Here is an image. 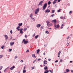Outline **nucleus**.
<instances>
[{
  "mask_svg": "<svg viewBox=\"0 0 73 73\" xmlns=\"http://www.w3.org/2000/svg\"><path fill=\"white\" fill-rule=\"evenodd\" d=\"M49 72H50L51 73H52L53 72V70H48V69L47 70H46L44 72V73H49Z\"/></svg>",
  "mask_w": 73,
  "mask_h": 73,
  "instance_id": "1",
  "label": "nucleus"
},
{
  "mask_svg": "<svg viewBox=\"0 0 73 73\" xmlns=\"http://www.w3.org/2000/svg\"><path fill=\"white\" fill-rule=\"evenodd\" d=\"M47 7V3H46L43 5V10H45V9Z\"/></svg>",
  "mask_w": 73,
  "mask_h": 73,
  "instance_id": "2",
  "label": "nucleus"
},
{
  "mask_svg": "<svg viewBox=\"0 0 73 73\" xmlns=\"http://www.w3.org/2000/svg\"><path fill=\"white\" fill-rule=\"evenodd\" d=\"M23 42H24V44H27L28 43V41L25 40V39H24L23 40L22 43H23Z\"/></svg>",
  "mask_w": 73,
  "mask_h": 73,
  "instance_id": "3",
  "label": "nucleus"
},
{
  "mask_svg": "<svg viewBox=\"0 0 73 73\" xmlns=\"http://www.w3.org/2000/svg\"><path fill=\"white\" fill-rule=\"evenodd\" d=\"M39 8H38L35 11V15H37V13H38V12H39Z\"/></svg>",
  "mask_w": 73,
  "mask_h": 73,
  "instance_id": "4",
  "label": "nucleus"
},
{
  "mask_svg": "<svg viewBox=\"0 0 73 73\" xmlns=\"http://www.w3.org/2000/svg\"><path fill=\"white\" fill-rule=\"evenodd\" d=\"M54 27H56L55 29L56 28H60V26L59 25V24H58L57 25H54Z\"/></svg>",
  "mask_w": 73,
  "mask_h": 73,
  "instance_id": "5",
  "label": "nucleus"
},
{
  "mask_svg": "<svg viewBox=\"0 0 73 73\" xmlns=\"http://www.w3.org/2000/svg\"><path fill=\"white\" fill-rule=\"evenodd\" d=\"M50 11V10H49V9H47L45 11V13H49Z\"/></svg>",
  "mask_w": 73,
  "mask_h": 73,
  "instance_id": "6",
  "label": "nucleus"
},
{
  "mask_svg": "<svg viewBox=\"0 0 73 73\" xmlns=\"http://www.w3.org/2000/svg\"><path fill=\"white\" fill-rule=\"evenodd\" d=\"M52 23H53L54 24H56V19H54V20H53L52 21Z\"/></svg>",
  "mask_w": 73,
  "mask_h": 73,
  "instance_id": "7",
  "label": "nucleus"
},
{
  "mask_svg": "<svg viewBox=\"0 0 73 73\" xmlns=\"http://www.w3.org/2000/svg\"><path fill=\"white\" fill-rule=\"evenodd\" d=\"M23 29L22 28L20 29V33L21 34H23Z\"/></svg>",
  "mask_w": 73,
  "mask_h": 73,
  "instance_id": "8",
  "label": "nucleus"
},
{
  "mask_svg": "<svg viewBox=\"0 0 73 73\" xmlns=\"http://www.w3.org/2000/svg\"><path fill=\"white\" fill-rule=\"evenodd\" d=\"M47 25L48 27H50V26H52V25H53V24H52V23H50L48 24Z\"/></svg>",
  "mask_w": 73,
  "mask_h": 73,
  "instance_id": "9",
  "label": "nucleus"
},
{
  "mask_svg": "<svg viewBox=\"0 0 73 73\" xmlns=\"http://www.w3.org/2000/svg\"><path fill=\"white\" fill-rule=\"evenodd\" d=\"M4 36L5 37L6 40H7V39H8V36L7 35H4Z\"/></svg>",
  "mask_w": 73,
  "mask_h": 73,
  "instance_id": "10",
  "label": "nucleus"
},
{
  "mask_svg": "<svg viewBox=\"0 0 73 73\" xmlns=\"http://www.w3.org/2000/svg\"><path fill=\"white\" fill-rule=\"evenodd\" d=\"M48 62L46 60H44V64H47Z\"/></svg>",
  "mask_w": 73,
  "mask_h": 73,
  "instance_id": "11",
  "label": "nucleus"
},
{
  "mask_svg": "<svg viewBox=\"0 0 73 73\" xmlns=\"http://www.w3.org/2000/svg\"><path fill=\"white\" fill-rule=\"evenodd\" d=\"M19 26H22L23 25V23H19L18 24Z\"/></svg>",
  "mask_w": 73,
  "mask_h": 73,
  "instance_id": "12",
  "label": "nucleus"
},
{
  "mask_svg": "<svg viewBox=\"0 0 73 73\" xmlns=\"http://www.w3.org/2000/svg\"><path fill=\"white\" fill-rule=\"evenodd\" d=\"M15 68V67L14 66H13V67H12L10 69L11 70H13V69Z\"/></svg>",
  "mask_w": 73,
  "mask_h": 73,
  "instance_id": "13",
  "label": "nucleus"
},
{
  "mask_svg": "<svg viewBox=\"0 0 73 73\" xmlns=\"http://www.w3.org/2000/svg\"><path fill=\"white\" fill-rule=\"evenodd\" d=\"M46 23H47V25H48V24H50V21H46Z\"/></svg>",
  "mask_w": 73,
  "mask_h": 73,
  "instance_id": "14",
  "label": "nucleus"
},
{
  "mask_svg": "<svg viewBox=\"0 0 73 73\" xmlns=\"http://www.w3.org/2000/svg\"><path fill=\"white\" fill-rule=\"evenodd\" d=\"M40 27H41V25L40 24H38L36 25V27L37 28H39Z\"/></svg>",
  "mask_w": 73,
  "mask_h": 73,
  "instance_id": "15",
  "label": "nucleus"
},
{
  "mask_svg": "<svg viewBox=\"0 0 73 73\" xmlns=\"http://www.w3.org/2000/svg\"><path fill=\"white\" fill-rule=\"evenodd\" d=\"M32 57H35V58H36V56H35V55L34 54H33Z\"/></svg>",
  "mask_w": 73,
  "mask_h": 73,
  "instance_id": "16",
  "label": "nucleus"
},
{
  "mask_svg": "<svg viewBox=\"0 0 73 73\" xmlns=\"http://www.w3.org/2000/svg\"><path fill=\"white\" fill-rule=\"evenodd\" d=\"M14 42H11L10 43V44L11 45V46H12V45H13L14 44Z\"/></svg>",
  "mask_w": 73,
  "mask_h": 73,
  "instance_id": "17",
  "label": "nucleus"
},
{
  "mask_svg": "<svg viewBox=\"0 0 73 73\" xmlns=\"http://www.w3.org/2000/svg\"><path fill=\"white\" fill-rule=\"evenodd\" d=\"M43 3V1H41V2H40L38 4V5H41V4H42V3Z\"/></svg>",
  "mask_w": 73,
  "mask_h": 73,
  "instance_id": "18",
  "label": "nucleus"
},
{
  "mask_svg": "<svg viewBox=\"0 0 73 73\" xmlns=\"http://www.w3.org/2000/svg\"><path fill=\"white\" fill-rule=\"evenodd\" d=\"M48 69V67L47 66H46L44 68V70H47L46 69Z\"/></svg>",
  "mask_w": 73,
  "mask_h": 73,
  "instance_id": "19",
  "label": "nucleus"
},
{
  "mask_svg": "<svg viewBox=\"0 0 73 73\" xmlns=\"http://www.w3.org/2000/svg\"><path fill=\"white\" fill-rule=\"evenodd\" d=\"M60 19H65V17H61Z\"/></svg>",
  "mask_w": 73,
  "mask_h": 73,
  "instance_id": "20",
  "label": "nucleus"
},
{
  "mask_svg": "<svg viewBox=\"0 0 73 73\" xmlns=\"http://www.w3.org/2000/svg\"><path fill=\"white\" fill-rule=\"evenodd\" d=\"M50 4H51V2H50V1H49L48 3V5H50Z\"/></svg>",
  "mask_w": 73,
  "mask_h": 73,
  "instance_id": "21",
  "label": "nucleus"
},
{
  "mask_svg": "<svg viewBox=\"0 0 73 73\" xmlns=\"http://www.w3.org/2000/svg\"><path fill=\"white\" fill-rule=\"evenodd\" d=\"M54 12H55V10H53L52 11V12H51V13H54Z\"/></svg>",
  "mask_w": 73,
  "mask_h": 73,
  "instance_id": "22",
  "label": "nucleus"
},
{
  "mask_svg": "<svg viewBox=\"0 0 73 73\" xmlns=\"http://www.w3.org/2000/svg\"><path fill=\"white\" fill-rule=\"evenodd\" d=\"M32 17H33V13H31L30 15V17H31V18Z\"/></svg>",
  "mask_w": 73,
  "mask_h": 73,
  "instance_id": "23",
  "label": "nucleus"
},
{
  "mask_svg": "<svg viewBox=\"0 0 73 73\" xmlns=\"http://www.w3.org/2000/svg\"><path fill=\"white\" fill-rule=\"evenodd\" d=\"M38 35H36L35 36V38L36 39H37L38 37Z\"/></svg>",
  "mask_w": 73,
  "mask_h": 73,
  "instance_id": "24",
  "label": "nucleus"
},
{
  "mask_svg": "<svg viewBox=\"0 0 73 73\" xmlns=\"http://www.w3.org/2000/svg\"><path fill=\"white\" fill-rule=\"evenodd\" d=\"M3 55H0V58H1L3 57Z\"/></svg>",
  "mask_w": 73,
  "mask_h": 73,
  "instance_id": "25",
  "label": "nucleus"
},
{
  "mask_svg": "<svg viewBox=\"0 0 73 73\" xmlns=\"http://www.w3.org/2000/svg\"><path fill=\"white\" fill-rule=\"evenodd\" d=\"M5 47V46L4 45H3V46H2L1 47V49H4V47Z\"/></svg>",
  "mask_w": 73,
  "mask_h": 73,
  "instance_id": "26",
  "label": "nucleus"
},
{
  "mask_svg": "<svg viewBox=\"0 0 73 73\" xmlns=\"http://www.w3.org/2000/svg\"><path fill=\"white\" fill-rule=\"evenodd\" d=\"M31 19H32V20H33V21H35V18H33V17H31Z\"/></svg>",
  "mask_w": 73,
  "mask_h": 73,
  "instance_id": "27",
  "label": "nucleus"
},
{
  "mask_svg": "<svg viewBox=\"0 0 73 73\" xmlns=\"http://www.w3.org/2000/svg\"><path fill=\"white\" fill-rule=\"evenodd\" d=\"M40 49H38V50H37V54H38V53H39V52H40Z\"/></svg>",
  "mask_w": 73,
  "mask_h": 73,
  "instance_id": "28",
  "label": "nucleus"
},
{
  "mask_svg": "<svg viewBox=\"0 0 73 73\" xmlns=\"http://www.w3.org/2000/svg\"><path fill=\"white\" fill-rule=\"evenodd\" d=\"M55 15V14H53L51 15V17H54V16Z\"/></svg>",
  "mask_w": 73,
  "mask_h": 73,
  "instance_id": "29",
  "label": "nucleus"
},
{
  "mask_svg": "<svg viewBox=\"0 0 73 73\" xmlns=\"http://www.w3.org/2000/svg\"><path fill=\"white\" fill-rule=\"evenodd\" d=\"M56 2L54 1L53 2H52V4H56Z\"/></svg>",
  "mask_w": 73,
  "mask_h": 73,
  "instance_id": "30",
  "label": "nucleus"
},
{
  "mask_svg": "<svg viewBox=\"0 0 73 73\" xmlns=\"http://www.w3.org/2000/svg\"><path fill=\"white\" fill-rule=\"evenodd\" d=\"M25 72H26V70H23V73H25Z\"/></svg>",
  "mask_w": 73,
  "mask_h": 73,
  "instance_id": "31",
  "label": "nucleus"
},
{
  "mask_svg": "<svg viewBox=\"0 0 73 73\" xmlns=\"http://www.w3.org/2000/svg\"><path fill=\"white\" fill-rule=\"evenodd\" d=\"M45 33H46L47 34H49V32H48V31H46Z\"/></svg>",
  "mask_w": 73,
  "mask_h": 73,
  "instance_id": "32",
  "label": "nucleus"
},
{
  "mask_svg": "<svg viewBox=\"0 0 73 73\" xmlns=\"http://www.w3.org/2000/svg\"><path fill=\"white\" fill-rule=\"evenodd\" d=\"M61 51H60L58 53V55H60V54H61Z\"/></svg>",
  "mask_w": 73,
  "mask_h": 73,
  "instance_id": "33",
  "label": "nucleus"
},
{
  "mask_svg": "<svg viewBox=\"0 0 73 73\" xmlns=\"http://www.w3.org/2000/svg\"><path fill=\"white\" fill-rule=\"evenodd\" d=\"M66 72H68L69 71V70L68 69H67L66 70Z\"/></svg>",
  "mask_w": 73,
  "mask_h": 73,
  "instance_id": "34",
  "label": "nucleus"
},
{
  "mask_svg": "<svg viewBox=\"0 0 73 73\" xmlns=\"http://www.w3.org/2000/svg\"><path fill=\"white\" fill-rule=\"evenodd\" d=\"M12 51V49H10L9 50V52H11Z\"/></svg>",
  "mask_w": 73,
  "mask_h": 73,
  "instance_id": "35",
  "label": "nucleus"
},
{
  "mask_svg": "<svg viewBox=\"0 0 73 73\" xmlns=\"http://www.w3.org/2000/svg\"><path fill=\"white\" fill-rule=\"evenodd\" d=\"M10 33H11V34H12V33H13L12 30H11L10 31Z\"/></svg>",
  "mask_w": 73,
  "mask_h": 73,
  "instance_id": "36",
  "label": "nucleus"
},
{
  "mask_svg": "<svg viewBox=\"0 0 73 73\" xmlns=\"http://www.w3.org/2000/svg\"><path fill=\"white\" fill-rule=\"evenodd\" d=\"M44 28V27L43 26H41V27H40L41 29H42V28Z\"/></svg>",
  "mask_w": 73,
  "mask_h": 73,
  "instance_id": "37",
  "label": "nucleus"
},
{
  "mask_svg": "<svg viewBox=\"0 0 73 73\" xmlns=\"http://www.w3.org/2000/svg\"><path fill=\"white\" fill-rule=\"evenodd\" d=\"M61 9H60L59 10H58V12H60V11H61Z\"/></svg>",
  "mask_w": 73,
  "mask_h": 73,
  "instance_id": "38",
  "label": "nucleus"
},
{
  "mask_svg": "<svg viewBox=\"0 0 73 73\" xmlns=\"http://www.w3.org/2000/svg\"><path fill=\"white\" fill-rule=\"evenodd\" d=\"M20 26H18L16 28L17 29H19V28H20Z\"/></svg>",
  "mask_w": 73,
  "mask_h": 73,
  "instance_id": "39",
  "label": "nucleus"
},
{
  "mask_svg": "<svg viewBox=\"0 0 73 73\" xmlns=\"http://www.w3.org/2000/svg\"><path fill=\"white\" fill-rule=\"evenodd\" d=\"M27 28H25L23 30L24 31H26V30H27Z\"/></svg>",
  "mask_w": 73,
  "mask_h": 73,
  "instance_id": "40",
  "label": "nucleus"
},
{
  "mask_svg": "<svg viewBox=\"0 0 73 73\" xmlns=\"http://www.w3.org/2000/svg\"><path fill=\"white\" fill-rule=\"evenodd\" d=\"M17 58V56H15V59H16Z\"/></svg>",
  "mask_w": 73,
  "mask_h": 73,
  "instance_id": "41",
  "label": "nucleus"
},
{
  "mask_svg": "<svg viewBox=\"0 0 73 73\" xmlns=\"http://www.w3.org/2000/svg\"><path fill=\"white\" fill-rule=\"evenodd\" d=\"M65 25V23H64L61 26L62 27V26H64Z\"/></svg>",
  "mask_w": 73,
  "mask_h": 73,
  "instance_id": "42",
  "label": "nucleus"
},
{
  "mask_svg": "<svg viewBox=\"0 0 73 73\" xmlns=\"http://www.w3.org/2000/svg\"><path fill=\"white\" fill-rule=\"evenodd\" d=\"M29 52V50H27V51H26V52L27 53H28V52Z\"/></svg>",
  "mask_w": 73,
  "mask_h": 73,
  "instance_id": "43",
  "label": "nucleus"
},
{
  "mask_svg": "<svg viewBox=\"0 0 73 73\" xmlns=\"http://www.w3.org/2000/svg\"><path fill=\"white\" fill-rule=\"evenodd\" d=\"M72 13V11H70L69 12L70 14H71V13Z\"/></svg>",
  "mask_w": 73,
  "mask_h": 73,
  "instance_id": "44",
  "label": "nucleus"
},
{
  "mask_svg": "<svg viewBox=\"0 0 73 73\" xmlns=\"http://www.w3.org/2000/svg\"><path fill=\"white\" fill-rule=\"evenodd\" d=\"M34 68H35V67H32V70H33V69Z\"/></svg>",
  "mask_w": 73,
  "mask_h": 73,
  "instance_id": "45",
  "label": "nucleus"
},
{
  "mask_svg": "<svg viewBox=\"0 0 73 73\" xmlns=\"http://www.w3.org/2000/svg\"><path fill=\"white\" fill-rule=\"evenodd\" d=\"M2 68H3V67H0V70H1V69H2Z\"/></svg>",
  "mask_w": 73,
  "mask_h": 73,
  "instance_id": "46",
  "label": "nucleus"
},
{
  "mask_svg": "<svg viewBox=\"0 0 73 73\" xmlns=\"http://www.w3.org/2000/svg\"><path fill=\"white\" fill-rule=\"evenodd\" d=\"M25 38H27V35H25Z\"/></svg>",
  "mask_w": 73,
  "mask_h": 73,
  "instance_id": "47",
  "label": "nucleus"
},
{
  "mask_svg": "<svg viewBox=\"0 0 73 73\" xmlns=\"http://www.w3.org/2000/svg\"><path fill=\"white\" fill-rule=\"evenodd\" d=\"M26 68V66H25L24 68V69H25Z\"/></svg>",
  "mask_w": 73,
  "mask_h": 73,
  "instance_id": "48",
  "label": "nucleus"
},
{
  "mask_svg": "<svg viewBox=\"0 0 73 73\" xmlns=\"http://www.w3.org/2000/svg\"><path fill=\"white\" fill-rule=\"evenodd\" d=\"M58 60H56L55 61V62H58Z\"/></svg>",
  "mask_w": 73,
  "mask_h": 73,
  "instance_id": "49",
  "label": "nucleus"
},
{
  "mask_svg": "<svg viewBox=\"0 0 73 73\" xmlns=\"http://www.w3.org/2000/svg\"><path fill=\"white\" fill-rule=\"evenodd\" d=\"M60 62H62V59H60Z\"/></svg>",
  "mask_w": 73,
  "mask_h": 73,
  "instance_id": "50",
  "label": "nucleus"
},
{
  "mask_svg": "<svg viewBox=\"0 0 73 73\" xmlns=\"http://www.w3.org/2000/svg\"><path fill=\"white\" fill-rule=\"evenodd\" d=\"M40 60H41V59L40 58L38 59V61H40Z\"/></svg>",
  "mask_w": 73,
  "mask_h": 73,
  "instance_id": "51",
  "label": "nucleus"
},
{
  "mask_svg": "<svg viewBox=\"0 0 73 73\" xmlns=\"http://www.w3.org/2000/svg\"><path fill=\"white\" fill-rule=\"evenodd\" d=\"M48 60L49 61H50L51 60V59H48Z\"/></svg>",
  "mask_w": 73,
  "mask_h": 73,
  "instance_id": "52",
  "label": "nucleus"
},
{
  "mask_svg": "<svg viewBox=\"0 0 73 73\" xmlns=\"http://www.w3.org/2000/svg\"><path fill=\"white\" fill-rule=\"evenodd\" d=\"M21 62H23V60H21Z\"/></svg>",
  "mask_w": 73,
  "mask_h": 73,
  "instance_id": "53",
  "label": "nucleus"
},
{
  "mask_svg": "<svg viewBox=\"0 0 73 73\" xmlns=\"http://www.w3.org/2000/svg\"><path fill=\"white\" fill-rule=\"evenodd\" d=\"M60 1H61V0H58V2H60Z\"/></svg>",
  "mask_w": 73,
  "mask_h": 73,
  "instance_id": "54",
  "label": "nucleus"
},
{
  "mask_svg": "<svg viewBox=\"0 0 73 73\" xmlns=\"http://www.w3.org/2000/svg\"><path fill=\"white\" fill-rule=\"evenodd\" d=\"M50 7V5H49V6H48V8H49Z\"/></svg>",
  "mask_w": 73,
  "mask_h": 73,
  "instance_id": "55",
  "label": "nucleus"
},
{
  "mask_svg": "<svg viewBox=\"0 0 73 73\" xmlns=\"http://www.w3.org/2000/svg\"><path fill=\"white\" fill-rule=\"evenodd\" d=\"M60 28H61V29H62V28H63V27H61Z\"/></svg>",
  "mask_w": 73,
  "mask_h": 73,
  "instance_id": "56",
  "label": "nucleus"
},
{
  "mask_svg": "<svg viewBox=\"0 0 73 73\" xmlns=\"http://www.w3.org/2000/svg\"><path fill=\"white\" fill-rule=\"evenodd\" d=\"M54 1L56 2L57 1V0H54Z\"/></svg>",
  "mask_w": 73,
  "mask_h": 73,
  "instance_id": "57",
  "label": "nucleus"
},
{
  "mask_svg": "<svg viewBox=\"0 0 73 73\" xmlns=\"http://www.w3.org/2000/svg\"><path fill=\"white\" fill-rule=\"evenodd\" d=\"M20 29H17V31H20Z\"/></svg>",
  "mask_w": 73,
  "mask_h": 73,
  "instance_id": "58",
  "label": "nucleus"
},
{
  "mask_svg": "<svg viewBox=\"0 0 73 73\" xmlns=\"http://www.w3.org/2000/svg\"><path fill=\"white\" fill-rule=\"evenodd\" d=\"M35 34H34V35H33V36L34 37V36H35Z\"/></svg>",
  "mask_w": 73,
  "mask_h": 73,
  "instance_id": "59",
  "label": "nucleus"
},
{
  "mask_svg": "<svg viewBox=\"0 0 73 73\" xmlns=\"http://www.w3.org/2000/svg\"><path fill=\"white\" fill-rule=\"evenodd\" d=\"M44 55H45V53L44 52L43 53Z\"/></svg>",
  "mask_w": 73,
  "mask_h": 73,
  "instance_id": "60",
  "label": "nucleus"
},
{
  "mask_svg": "<svg viewBox=\"0 0 73 73\" xmlns=\"http://www.w3.org/2000/svg\"><path fill=\"white\" fill-rule=\"evenodd\" d=\"M35 61H36V60H35L33 61V63H34V62H35Z\"/></svg>",
  "mask_w": 73,
  "mask_h": 73,
  "instance_id": "61",
  "label": "nucleus"
},
{
  "mask_svg": "<svg viewBox=\"0 0 73 73\" xmlns=\"http://www.w3.org/2000/svg\"><path fill=\"white\" fill-rule=\"evenodd\" d=\"M71 72H72V73H73V71L72 70L71 71Z\"/></svg>",
  "mask_w": 73,
  "mask_h": 73,
  "instance_id": "62",
  "label": "nucleus"
},
{
  "mask_svg": "<svg viewBox=\"0 0 73 73\" xmlns=\"http://www.w3.org/2000/svg\"><path fill=\"white\" fill-rule=\"evenodd\" d=\"M40 66H41V67H42V65H40Z\"/></svg>",
  "mask_w": 73,
  "mask_h": 73,
  "instance_id": "63",
  "label": "nucleus"
},
{
  "mask_svg": "<svg viewBox=\"0 0 73 73\" xmlns=\"http://www.w3.org/2000/svg\"><path fill=\"white\" fill-rule=\"evenodd\" d=\"M70 62H72V61H70Z\"/></svg>",
  "mask_w": 73,
  "mask_h": 73,
  "instance_id": "64",
  "label": "nucleus"
}]
</instances>
